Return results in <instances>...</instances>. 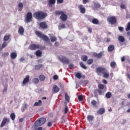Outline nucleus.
Listing matches in <instances>:
<instances>
[{
  "label": "nucleus",
  "instance_id": "obj_16",
  "mask_svg": "<svg viewBox=\"0 0 130 130\" xmlns=\"http://www.w3.org/2000/svg\"><path fill=\"white\" fill-rule=\"evenodd\" d=\"M17 52H13L11 53L10 54V57L12 58V59H15V58H17Z\"/></svg>",
  "mask_w": 130,
  "mask_h": 130
},
{
  "label": "nucleus",
  "instance_id": "obj_47",
  "mask_svg": "<svg viewBox=\"0 0 130 130\" xmlns=\"http://www.w3.org/2000/svg\"><path fill=\"white\" fill-rule=\"evenodd\" d=\"M7 45H8L7 43L6 42H4L2 44V48H5V47H6L7 46Z\"/></svg>",
  "mask_w": 130,
  "mask_h": 130
},
{
  "label": "nucleus",
  "instance_id": "obj_2",
  "mask_svg": "<svg viewBox=\"0 0 130 130\" xmlns=\"http://www.w3.org/2000/svg\"><path fill=\"white\" fill-rule=\"evenodd\" d=\"M55 15H56V16H58L59 15H61V16L59 17L60 20H61V21H67V20H68V15H67V14H66V12H64L63 11H56L55 12Z\"/></svg>",
  "mask_w": 130,
  "mask_h": 130
},
{
  "label": "nucleus",
  "instance_id": "obj_55",
  "mask_svg": "<svg viewBox=\"0 0 130 130\" xmlns=\"http://www.w3.org/2000/svg\"><path fill=\"white\" fill-rule=\"evenodd\" d=\"M89 1L90 0H82L83 4H84V5H86V4H87V3H89Z\"/></svg>",
  "mask_w": 130,
  "mask_h": 130
},
{
  "label": "nucleus",
  "instance_id": "obj_42",
  "mask_svg": "<svg viewBox=\"0 0 130 130\" xmlns=\"http://www.w3.org/2000/svg\"><path fill=\"white\" fill-rule=\"evenodd\" d=\"M94 6L95 9H99L101 7V5L99 3H94Z\"/></svg>",
  "mask_w": 130,
  "mask_h": 130
},
{
  "label": "nucleus",
  "instance_id": "obj_45",
  "mask_svg": "<svg viewBox=\"0 0 130 130\" xmlns=\"http://www.w3.org/2000/svg\"><path fill=\"white\" fill-rule=\"evenodd\" d=\"M91 104H92V105H93V106H96V105L97 104V102L96 101L93 100L91 102Z\"/></svg>",
  "mask_w": 130,
  "mask_h": 130
},
{
  "label": "nucleus",
  "instance_id": "obj_33",
  "mask_svg": "<svg viewBox=\"0 0 130 130\" xmlns=\"http://www.w3.org/2000/svg\"><path fill=\"white\" fill-rule=\"evenodd\" d=\"M80 66L82 68V69H84V70H87V67L85 66V64L83 63V62H80Z\"/></svg>",
  "mask_w": 130,
  "mask_h": 130
},
{
  "label": "nucleus",
  "instance_id": "obj_15",
  "mask_svg": "<svg viewBox=\"0 0 130 130\" xmlns=\"http://www.w3.org/2000/svg\"><path fill=\"white\" fill-rule=\"evenodd\" d=\"M105 112V109L104 108H101L99 110L97 111V113L99 115H102Z\"/></svg>",
  "mask_w": 130,
  "mask_h": 130
},
{
  "label": "nucleus",
  "instance_id": "obj_18",
  "mask_svg": "<svg viewBox=\"0 0 130 130\" xmlns=\"http://www.w3.org/2000/svg\"><path fill=\"white\" fill-rule=\"evenodd\" d=\"M87 119L89 122H91L94 120V116L92 115H88L87 117Z\"/></svg>",
  "mask_w": 130,
  "mask_h": 130
},
{
  "label": "nucleus",
  "instance_id": "obj_24",
  "mask_svg": "<svg viewBox=\"0 0 130 130\" xmlns=\"http://www.w3.org/2000/svg\"><path fill=\"white\" fill-rule=\"evenodd\" d=\"M116 62L114 61H112L110 63V66L112 68V69H115V67H116Z\"/></svg>",
  "mask_w": 130,
  "mask_h": 130
},
{
  "label": "nucleus",
  "instance_id": "obj_22",
  "mask_svg": "<svg viewBox=\"0 0 130 130\" xmlns=\"http://www.w3.org/2000/svg\"><path fill=\"white\" fill-rule=\"evenodd\" d=\"M103 74V77L105 79H108V78H109L110 75H109V73L108 72H105Z\"/></svg>",
  "mask_w": 130,
  "mask_h": 130
},
{
  "label": "nucleus",
  "instance_id": "obj_38",
  "mask_svg": "<svg viewBox=\"0 0 130 130\" xmlns=\"http://www.w3.org/2000/svg\"><path fill=\"white\" fill-rule=\"evenodd\" d=\"M129 30H130V22H128L127 24V27L125 28V31H126L127 32H128Z\"/></svg>",
  "mask_w": 130,
  "mask_h": 130
},
{
  "label": "nucleus",
  "instance_id": "obj_49",
  "mask_svg": "<svg viewBox=\"0 0 130 130\" xmlns=\"http://www.w3.org/2000/svg\"><path fill=\"white\" fill-rule=\"evenodd\" d=\"M47 126L49 127H51V126H52V122L51 121H49L47 123Z\"/></svg>",
  "mask_w": 130,
  "mask_h": 130
},
{
  "label": "nucleus",
  "instance_id": "obj_32",
  "mask_svg": "<svg viewBox=\"0 0 130 130\" xmlns=\"http://www.w3.org/2000/svg\"><path fill=\"white\" fill-rule=\"evenodd\" d=\"M10 118L12 119V120H15V118H16V115L15 114V113H11L10 114Z\"/></svg>",
  "mask_w": 130,
  "mask_h": 130
},
{
  "label": "nucleus",
  "instance_id": "obj_31",
  "mask_svg": "<svg viewBox=\"0 0 130 130\" xmlns=\"http://www.w3.org/2000/svg\"><path fill=\"white\" fill-rule=\"evenodd\" d=\"M65 100L67 102H70V96L67 92L65 93Z\"/></svg>",
  "mask_w": 130,
  "mask_h": 130
},
{
  "label": "nucleus",
  "instance_id": "obj_64",
  "mask_svg": "<svg viewBox=\"0 0 130 130\" xmlns=\"http://www.w3.org/2000/svg\"><path fill=\"white\" fill-rule=\"evenodd\" d=\"M43 128L42 127H38L37 129H35V130H42Z\"/></svg>",
  "mask_w": 130,
  "mask_h": 130
},
{
  "label": "nucleus",
  "instance_id": "obj_53",
  "mask_svg": "<svg viewBox=\"0 0 130 130\" xmlns=\"http://www.w3.org/2000/svg\"><path fill=\"white\" fill-rule=\"evenodd\" d=\"M102 89H98V92L99 93V95H102Z\"/></svg>",
  "mask_w": 130,
  "mask_h": 130
},
{
  "label": "nucleus",
  "instance_id": "obj_8",
  "mask_svg": "<svg viewBox=\"0 0 130 130\" xmlns=\"http://www.w3.org/2000/svg\"><path fill=\"white\" fill-rule=\"evenodd\" d=\"M7 122H10V118H4L2 120V122L0 125L1 127H3V126H5Z\"/></svg>",
  "mask_w": 130,
  "mask_h": 130
},
{
  "label": "nucleus",
  "instance_id": "obj_17",
  "mask_svg": "<svg viewBox=\"0 0 130 130\" xmlns=\"http://www.w3.org/2000/svg\"><path fill=\"white\" fill-rule=\"evenodd\" d=\"M114 50V45H109L108 48V51H109V52H111Z\"/></svg>",
  "mask_w": 130,
  "mask_h": 130
},
{
  "label": "nucleus",
  "instance_id": "obj_3",
  "mask_svg": "<svg viewBox=\"0 0 130 130\" xmlns=\"http://www.w3.org/2000/svg\"><path fill=\"white\" fill-rule=\"evenodd\" d=\"M36 34L38 37L43 39L44 41H45L46 42H49V38H48L47 36L42 34L41 32L37 31H36Z\"/></svg>",
  "mask_w": 130,
  "mask_h": 130
},
{
  "label": "nucleus",
  "instance_id": "obj_44",
  "mask_svg": "<svg viewBox=\"0 0 130 130\" xmlns=\"http://www.w3.org/2000/svg\"><path fill=\"white\" fill-rule=\"evenodd\" d=\"M32 82L35 84H38V83H39V79H38V78H34L32 80Z\"/></svg>",
  "mask_w": 130,
  "mask_h": 130
},
{
  "label": "nucleus",
  "instance_id": "obj_13",
  "mask_svg": "<svg viewBox=\"0 0 130 130\" xmlns=\"http://www.w3.org/2000/svg\"><path fill=\"white\" fill-rule=\"evenodd\" d=\"M52 92L53 93H58L59 92V87L57 85H54L52 88Z\"/></svg>",
  "mask_w": 130,
  "mask_h": 130
},
{
  "label": "nucleus",
  "instance_id": "obj_5",
  "mask_svg": "<svg viewBox=\"0 0 130 130\" xmlns=\"http://www.w3.org/2000/svg\"><path fill=\"white\" fill-rule=\"evenodd\" d=\"M32 13L31 12L27 13L25 18V23H30V22H32Z\"/></svg>",
  "mask_w": 130,
  "mask_h": 130
},
{
  "label": "nucleus",
  "instance_id": "obj_54",
  "mask_svg": "<svg viewBox=\"0 0 130 130\" xmlns=\"http://www.w3.org/2000/svg\"><path fill=\"white\" fill-rule=\"evenodd\" d=\"M53 80H56L58 79V76L55 75L53 77Z\"/></svg>",
  "mask_w": 130,
  "mask_h": 130
},
{
  "label": "nucleus",
  "instance_id": "obj_12",
  "mask_svg": "<svg viewBox=\"0 0 130 130\" xmlns=\"http://www.w3.org/2000/svg\"><path fill=\"white\" fill-rule=\"evenodd\" d=\"M78 9L80 10V13H81V14H85V13H86V8H85L83 5H79Z\"/></svg>",
  "mask_w": 130,
  "mask_h": 130
},
{
  "label": "nucleus",
  "instance_id": "obj_46",
  "mask_svg": "<svg viewBox=\"0 0 130 130\" xmlns=\"http://www.w3.org/2000/svg\"><path fill=\"white\" fill-rule=\"evenodd\" d=\"M78 99L79 101H83V100H84V98L83 97V95H80L78 96Z\"/></svg>",
  "mask_w": 130,
  "mask_h": 130
},
{
  "label": "nucleus",
  "instance_id": "obj_6",
  "mask_svg": "<svg viewBox=\"0 0 130 130\" xmlns=\"http://www.w3.org/2000/svg\"><path fill=\"white\" fill-rule=\"evenodd\" d=\"M105 72H107V70L104 68L98 67L96 69V73L97 74H103Z\"/></svg>",
  "mask_w": 130,
  "mask_h": 130
},
{
  "label": "nucleus",
  "instance_id": "obj_34",
  "mask_svg": "<svg viewBox=\"0 0 130 130\" xmlns=\"http://www.w3.org/2000/svg\"><path fill=\"white\" fill-rule=\"evenodd\" d=\"M81 59L83 61H86L88 60V56H87V55H83L81 57Z\"/></svg>",
  "mask_w": 130,
  "mask_h": 130
},
{
  "label": "nucleus",
  "instance_id": "obj_7",
  "mask_svg": "<svg viewBox=\"0 0 130 130\" xmlns=\"http://www.w3.org/2000/svg\"><path fill=\"white\" fill-rule=\"evenodd\" d=\"M59 59L63 63H70V60L66 56H62V57L60 58Z\"/></svg>",
  "mask_w": 130,
  "mask_h": 130
},
{
  "label": "nucleus",
  "instance_id": "obj_10",
  "mask_svg": "<svg viewBox=\"0 0 130 130\" xmlns=\"http://www.w3.org/2000/svg\"><path fill=\"white\" fill-rule=\"evenodd\" d=\"M39 26L41 29H47L48 28V25H47V23L45 22H41L39 24Z\"/></svg>",
  "mask_w": 130,
  "mask_h": 130
},
{
  "label": "nucleus",
  "instance_id": "obj_57",
  "mask_svg": "<svg viewBox=\"0 0 130 130\" xmlns=\"http://www.w3.org/2000/svg\"><path fill=\"white\" fill-rule=\"evenodd\" d=\"M121 60L122 61V62H123V61H124V60H125V56H123L121 58Z\"/></svg>",
  "mask_w": 130,
  "mask_h": 130
},
{
  "label": "nucleus",
  "instance_id": "obj_52",
  "mask_svg": "<svg viewBox=\"0 0 130 130\" xmlns=\"http://www.w3.org/2000/svg\"><path fill=\"white\" fill-rule=\"evenodd\" d=\"M120 8H121V9H122V10H124L126 9L125 5H124L123 4L120 5Z\"/></svg>",
  "mask_w": 130,
  "mask_h": 130
},
{
  "label": "nucleus",
  "instance_id": "obj_58",
  "mask_svg": "<svg viewBox=\"0 0 130 130\" xmlns=\"http://www.w3.org/2000/svg\"><path fill=\"white\" fill-rule=\"evenodd\" d=\"M97 92H98V89H95L93 91V94H94V96H97Z\"/></svg>",
  "mask_w": 130,
  "mask_h": 130
},
{
  "label": "nucleus",
  "instance_id": "obj_59",
  "mask_svg": "<svg viewBox=\"0 0 130 130\" xmlns=\"http://www.w3.org/2000/svg\"><path fill=\"white\" fill-rule=\"evenodd\" d=\"M3 56H8L9 55V52L4 53L3 54Z\"/></svg>",
  "mask_w": 130,
  "mask_h": 130
},
{
  "label": "nucleus",
  "instance_id": "obj_37",
  "mask_svg": "<svg viewBox=\"0 0 130 130\" xmlns=\"http://www.w3.org/2000/svg\"><path fill=\"white\" fill-rule=\"evenodd\" d=\"M94 62V60L93 59H89L87 61V63L88 64H92Z\"/></svg>",
  "mask_w": 130,
  "mask_h": 130
},
{
  "label": "nucleus",
  "instance_id": "obj_23",
  "mask_svg": "<svg viewBox=\"0 0 130 130\" xmlns=\"http://www.w3.org/2000/svg\"><path fill=\"white\" fill-rule=\"evenodd\" d=\"M92 23L95 25H98L99 24V20L96 18H93L92 20Z\"/></svg>",
  "mask_w": 130,
  "mask_h": 130
},
{
  "label": "nucleus",
  "instance_id": "obj_41",
  "mask_svg": "<svg viewBox=\"0 0 130 130\" xmlns=\"http://www.w3.org/2000/svg\"><path fill=\"white\" fill-rule=\"evenodd\" d=\"M75 77L77 78V79H81V78H82V74L80 73H78L75 75Z\"/></svg>",
  "mask_w": 130,
  "mask_h": 130
},
{
  "label": "nucleus",
  "instance_id": "obj_25",
  "mask_svg": "<svg viewBox=\"0 0 130 130\" xmlns=\"http://www.w3.org/2000/svg\"><path fill=\"white\" fill-rule=\"evenodd\" d=\"M42 67H43L42 64H39L38 65H36L35 66V70H37L38 71L40 69H41V68H42Z\"/></svg>",
  "mask_w": 130,
  "mask_h": 130
},
{
  "label": "nucleus",
  "instance_id": "obj_30",
  "mask_svg": "<svg viewBox=\"0 0 130 130\" xmlns=\"http://www.w3.org/2000/svg\"><path fill=\"white\" fill-rule=\"evenodd\" d=\"M42 105V101L39 100L38 102H36L34 104V106H41Z\"/></svg>",
  "mask_w": 130,
  "mask_h": 130
},
{
  "label": "nucleus",
  "instance_id": "obj_4",
  "mask_svg": "<svg viewBox=\"0 0 130 130\" xmlns=\"http://www.w3.org/2000/svg\"><path fill=\"white\" fill-rule=\"evenodd\" d=\"M107 21L109 23H110L112 25H114V24H116L117 23V20L116 19V17L115 16H111L107 18Z\"/></svg>",
  "mask_w": 130,
  "mask_h": 130
},
{
  "label": "nucleus",
  "instance_id": "obj_62",
  "mask_svg": "<svg viewBox=\"0 0 130 130\" xmlns=\"http://www.w3.org/2000/svg\"><path fill=\"white\" fill-rule=\"evenodd\" d=\"M60 27L61 28V29H64V28H66V25L61 24Z\"/></svg>",
  "mask_w": 130,
  "mask_h": 130
},
{
  "label": "nucleus",
  "instance_id": "obj_36",
  "mask_svg": "<svg viewBox=\"0 0 130 130\" xmlns=\"http://www.w3.org/2000/svg\"><path fill=\"white\" fill-rule=\"evenodd\" d=\"M69 112V108L68 107V105H65V109L64 110V114H67Z\"/></svg>",
  "mask_w": 130,
  "mask_h": 130
},
{
  "label": "nucleus",
  "instance_id": "obj_26",
  "mask_svg": "<svg viewBox=\"0 0 130 130\" xmlns=\"http://www.w3.org/2000/svg\"><path fill=\"white\" fill-rule=\"evenodd\" d=\"M35 126H41V123H40V121L39 119H38L35 123Z\"/></svg>",
  "mask_w": 130,
  "mask_h": 130
},
{
  "label": "nucleus",
  "instance_id": "obj_51",
  "mask_svg": "<svg viewBox=\"0 0 130 130\" xmlns=\"http://www.w3.org/2000/svg\"><path fill=\"white\" fill-rule=\"evenodd\" d=\"M18 8H21V9H23V4L22 3H20L18 5Z\"/></svg>",
  "mask_w": 130,
  "mask_h": 130
},
{
  "label": "nucleus",
  "instance_id": "obj_29",
  "mask_svg": "<svg viewBox=\"0 0 130 130\" xmlns=\"http://www.w3.org/2000/svg\"><path fill=\"white\" fill-rule=\"evenodd\" d=\"M118 40L120 42H124V41H125V39L122 36H119Z\"/></svg>",
  "mask_w": 130,
  "mask_h": 130
},
{
  "label": "nucleus",
  "instance_id": "obj_35",
  "mask_svg": "<svg viewBox=\"0 0 130 130\" xmlns=\"http://www.w3.org/2000/svg\"><path fill=\"white\" fill-rule=\"evenodd\" d=\"M39 78L40 81H44L45 80V76H44L43 75H40Z\"/></svg>",
  "mask_w": 130,
  "mask_h": 130
},
{
  "label": "nucleus",
  "instance_id": "obj_39",
  "mask_svg": "<svg viewBox=\"0 0 130 130\" xmlns=\"http://www.w3.org/2000/svg\"><path fill=\"white\" fill-rule=\"evenodd\" d=\"M36 54L37 56H41V54H42V52H41L40 50H38L36 51Z\"/></svg>",
  "mask_w": 130,
  "mask_h": 130
},
{
  "label": "nucleus",
  "instance_id": "obj_61",
  "mask_svg": "<svg viewBox=\"0 0 130 130\" xmlns=\"http://www.w3.org/2000/svg\"><path fill=\"white\" fill-rule=\"evenodd\" d=\"M8 91V88L5 87L3 90V93H6Z\"/></svg>",
  "mask_w": 130,
  "mask_h": 130
},
{
  "label": "nucleus",
  "instance_id": "obj_56",
  "mask_svg": "<svg viewBox=\"0 0 130 130\" xmlns=\"http://www.w3.org/2000/svg\"><path fill=\"white\" fill-rule=\"evenodd\" d=\"M63 0H57V4H62Z\"/></svg>",
  "mask_w": 130,
  "mask_h": 130
},
{
  "label": "nucleus",
  "instance_id": "obj_11",
  "mask_svg": "<svg viewBox=\"0 0 130 130\" xmlns=\"http://www.w3.org/2000/svg\"><path fill=\"white\" fill-rule=\"evenodd\" d=\"M38 47H39V45L32 44L29 45L28 48L29 49H30V50H35V49H38Z\"/></svg>",
  "mask_w": 130,
  "mask_h": 130
},
{
  "label": "nucleus",
  "instance_id": "obj_43",
  "mask_svg": "<svg viewBox=\"0 0 130 130\" xmlns=\"http://www.w3.org/2000/svg\"><path fill=\"white\" fill-rule=\"evenodd\" d=\"M50 40H51V42H54L56 41V40H57V39H56V37H51L50 38Z\"/></svg>",
  "mask_w": 130,
  "mask_h": 130
},
{
  "label": "nucleus",
  "instance_id": "obj_48",
  "mask_svg": "<svg viewBox=\"0 0 130 130\" xmlns=\"http://www.w3.org/2000/svg\"><path fill=\"white\" fill-rule=\"evenodd\" d=\"M38 49H45V46H43L40 45H39V47L38 48Z\"/></svg>",
  "mask_w": 130,
  "mask_h": 130
},
{
  "label": "nucleus",
  "instance_id": "obj_20",
  "mask_svg": "<svg viewBox=\"0 0 130 130\" xmlns=\"http://www.w3.org/2000/svg\"><path fill=\"white\" fill-rule=\"evenodd\" d=\"M40 122L41 123V125H43L46 122V119L44 118H40L39 119Z\"/></svg>",
  "mask_w": 130,
  "mask_h": 130
},
{
  "label": "nucleus",
  "instance_id": "obj_21",
  "mask_svg": "<svg viewBox=\"0 0 130 130\" xmlns=\"http://www.w3.org/2000/svg\"><path fill=\"white\" fill-rule=\"evenodd\" d=\"M106 98H107L108 99H109L110 98H111L112 96V93L110 91H108L106 93Z\"/></svg>",
  "mask_w": 130,
  "mask_h": 130
},
{
  "label": "nucleus",
  "instance_id": "obj_60",
  "mask_svg": "<svg viewBox=\"0 0 130 130\" xmlns=\"http://www.w3.org/2000/svg\"><path fill=\"white\" fill-rule=\"evenodd\" d=\"M118 29L119 31H121V32H122V31H123V27H118Z\"/></svg>",
  "mask_w": 130,
  "mask_h": 130
},
{
  "label": "nucleus",
  "instance_id": "obj_14",
  "mask_svg": "<svg viewBox=\"0 0 130 130\" xmlns=\"http://www.w3.org/2000/svg\"><path fill=\"white\" fill-rule=\"evenodd\" d=\"M103 55V53L102 52H101L99 53H95L93 54V56H94V57H96L97 58H102Z\"/></svg>",
  "mask_w": 130,
  "mask_h": 130
},
{
  "label": "nucleus",
  "instance_id": "obj_40",
  "mask_svg": "<svg viewBox=\"0 0 130 130\" xmlns=\"http://www.w3.org/2000/svg\"><path fill=\"white\" fill-rule=\"evenodd\" d=\"M98 88L100 90H103V89H104V85L100 84L98 85Z\"/></svg>",
  "mask_w": 130,
  "mask_h": 130
},
{
  "label": "nucleus",
  "instance_id": "obj_50",
  "mask_svg": "<svg viewBox=\"0 0 130 130\" xmlns=\"http://www.w3.org/2000/svg\"><path fill=\"white\" fill-rule=\"evenodd\" d=\"M69 68H70L71 70H73V69H74V64H73V63H70V64L69 65Z\"/></svg>",
  "mask_w": 130,
  "mask_h": 130
},
{
  "label": "nucleus",
  "instance_id": "obj_9",
  "mask_svg": "<svg viewBox=\"0 0 130 130\" xmlns=\"http://www.w3.org/2000/svg\"><path fill=\"white\" fill-rule=\"evenodd\" d=\"M29 81H30V76L27 75L22 81V85H23V86H25V85H27V84L29 83Z\"/></svg>",
  "mask_w": 130,
  "mask_h": 130
},
{
  "label": "nucleus",
  "instance_id": "obj_28",
  "mask_svg": "<svg viewBox=\"0 0 130 130\" xmlns=\"http://www.w3.org/2000/svg\"><path fill=\"white\" fill-rule=\"evenodd\" d=\"M18 33H19L20 35H23V34H24V28L20 27L18 30Z\"/></svg>",
  "mask_w": 130,
  "mask_h": 130
},
{
  "label": "nucleus",
  "instance_id": "obj_27",
  "mask_svg": "<svg viewBox=\"0 0 130 130\" xmlns=\"http://www.w3.org/2000/svg\"><path fill=\"white\" fill-rule=\"evenodd\" d=\"M11 35L5 36L3 39L4 42L8 41L10 40Z\"/></svg>",
  "mask_w": 130,
  "mask_h": 130
},
{
  "label": "nucleus",
  "instance_id": "obj_63",
  "mask_svg": "<svg viewBox=\"0 0 130 130\" xmlns=\"http://www.w3.org/2000/svg\"><path fill=\"white\" fill-rule=\"evenodd\" d=\"M102 82H103V84H107V81H106V80H105V79L103 80Z\"/></svg>",
  "mask_w": 130,
  "mask_h": 130
},
{
  "label": "nucleus",
  "instance_id": "obj_1",
  "mask_svg": "<svg viewBox=\"0 0 130 130\" xmlns=\"http://www.w3.org/2000/svg\"><path fill=\"white\" fill-rule=\"evenodd\" d=\"M47 16V14L43 12V11H38L34 14V17L37 20H43Z\"/></svg>",
  "mask_w": 130,
  "mask_h": 130
},
{
  "label": "nucleus",
  "instance_id": "obj_19",
  "mask_svg": "<svg viewBox=\"0 0 130 130\" xmlns=\"http://www.w3.org/2000/svg\"><path fill=\"white\" fill-rule=\"evenodd\" d=\"M48 4L50 8H52V5L55 4V0H49Z\"/></svg>",
  "mask_w": 130,
  "mask_h": 130
}]
</instances>
